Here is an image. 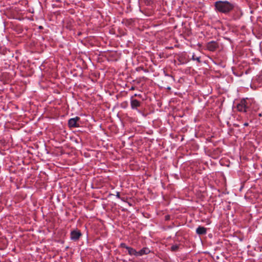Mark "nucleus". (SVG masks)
<instances>
[{"mask_svg":"<svg viewBox=\"0 0 262 262\" xmlns=\"http://www.w3.org/2000/svg\"><path fill=\"white\" fill-rule=\"evenodd\" d=\"M80 118L78 117L75 118H71L69 120L68 124L70 127H77L79 125L78 124V121Z\"/></svg>","mask_w":262,"mask_h":262,"instance_id":"7ed1b4c3","label":"nucleus"},{"mask_svg":"<svg viewBox=\"0 0 262 262\" xmlns=\"http://www.w3.org/2000/svg\"><path fill=\"white\" fill-rule=\"evenodd\" d=\"M131 107L133 109H136L140 105V102L136 99H131L130 101Z\"/></svg>","mask_w":262,"mask_h":262,"instance_id":"39448f33","label":"nucleus"},{"mask_svg":"<svg viewBox=\"0 0 262 262\" xmlns=\"http://www.w3.org/2000/svg\"><path fill=\"white\" fill-rule=\"evenodd\" d=\"M207 48L210 51H214L216 48V44L214 42H210L207 44Z\"/></svg>","mask_w":262,"mask_h":262,"instance_id":"0eeeda50","label":"nucleus"},{"mask_svg":"<svg viewBox=\"0 0 262 262\" xmlns=\"http://www.w3.org/2000/svg\"><path fill=\"white\" fill-rule=\"evenodd\" d=\"M126 249L128 251V254L130 255H135L138 256V252L136 251L134 249L131 247H126Z\"/></svg>","mask_w":262,"mask_h":262,"instance_id":"1a4fd4ad","label":"nucleus"},{"mask_svg":"<svg viewBox=\"0 0 262 262\" xmlns=\"http://www.w3.org/2000/svg\"><path fill=\"white\" fill-rule=\"evenodd\" d=\"M178 247L177 245H174L171 247V249L172 251H176L178 249Z\"/></svg>","mask_w":262,"mask_h":262,"instance_id":"9b49d317","label":"nucleus"},{"mask_svg":"<svg viewBox=\"0 0 262 262\" xmlns=\"http://www.w3.org/2000/svg\"><path fill=\"white\" fill-rule=\"evenodd\" d=\"M196 232L198 234H205L206 233V229L203 227H199L196 230Z\"/></svg>","mask_w":262,"mask_h":262,"instance_id":"6e6552de","label":"nucleus"},{"mask_svg":"<svg viewBox=\"0 0 262 262\" xmlns=\"http://www.w3.org/2000/svg\"><path fill=\"white\" fill-rule=\"evenodd\" d=\"M116 196L118 198H120V194L119 192L117 193Z\"/></svg>","mask_w":262,"mask_h":262,"instance_id":"ddd939ff","label":"nucleus"},{"mask_svg":"<svg viewBox=\"0 0 262 262\" xmlns=\"http://www.w3.org/2000/svg\"><path fill=\"white\" fill-rule=\"evenodd\" d=\"M150 252V250L147 248H144L138 252V256L147 254Z\"/></svg>","mask_w":262,"mask_h":262,"instance_id":"423d86ee","label":"nucleus"},{"mask_svg":"<svg viewBox=\"0 0 262 262\" xmlns=\"http://www.w3.org/2000/svg\"><path fill=\"white\" fill-rule=\"evenodd\" d=\"M192 59L194 60H196L198 61V62H200V57H195L194 55H193L192 56Z\"/></svg>","mask_w":262,"mask_h":262,"instance_id":"9d476101","label":"nucleus"},{"mask_svg":"<svg viewBox=\"0 0 262 262\" xmlns=\"http://www.w3.org/2000/svg\"><path fill=\"white\" fill-rule=\"evenodd\" d=\"M244 125H245V126H247V125H248V123H245V124H244Z\"/></svg>","mask_w":262,"mask_h":262,"instance_id":"4468645a","label":"nucleus"},{"mask_svg":"<svg viewBox=\"0 0 262 262\" xmlns=\"http://www.w3.org/2000/svg\"><path fill=\"white\" fill-rule=\"evenodd\" d=\"M81 235V234L79 231H73L71 233V238L72 240L76 241L80 237Z\"/></svg>","mask_w":262,"mask_h":262,"instance_id":"20e7f679","label":"nucleus"},{"mask_svg":"<svg viewBox=\"0 0 262 262\" xmlns=\"http://www.w3.org/2000/svg\"><path fill=\"white\" fill-rule=\"evenodd\" d=\"M120 246L122 248H124L126 249V247H128V246H127L124 243H122L120 245Z\"/></svg>","mask_w":262,"mask_h":262,"instance_id":"f8f14e48","label":"nucleus"},{"mask_svg":"<svg viewBox=\"0 0 262 262\" xmlns=\"http://www.w3.org/2000/svg\"><path fill=\"white\" fill-rule=\"evenodd\" d=\"M237 109L239 112H246L247 111V106L246 99H243L237 105Z\"/></svg>","mask_w":262,"mask_h":262,"instance_id":"f03ea898","label":"nucleus"},{"mask_svg":"<svg viewBox=\"0 0 262 262\" xmlns=\"http://www.w3.org/2000/svg\"><path fill=\"white\" fill-rule=\"evenodd\" d=\"M216 9L222 13H226L232 10L234 5L228 1H217L215 3Z\"/></svg>","mask_w":262,"mask_h":262,"instance_id":"f257e3e1","label":"nucleus"}]
</instances>
